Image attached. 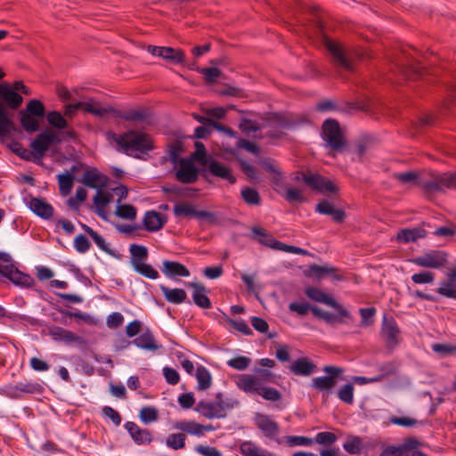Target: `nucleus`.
<instances>
[{
	"mask_svg": "<svg viewBox=\"0 0 456 456\" xmlns=\"http://www.w3.org/2000/svg\"><path fill=\"white\" fill-rule=\"evenodd\" d=\"M22 102L21 94L14 92L8 83H0V139L2 141L9 138L12 131L17 130L6 109L18 110Z\"/></svg>",
	"mask_w": 456,
	"mask_h": 456,
	"instance_id": "obj_1",
	"label": "nucleus"
},
{
	"mask_svg": "<svg viewBox=\"0 0 456 456\" xmlns=\"http://www.w3.org/2000/svg\"><path fill=\"white\" fill-rule=\"evenodd\" d=\"M107 139L117 143L126 154L133 152L147 153L153 149L151 138L141 132L130 130L123 134L108 132Z\"/></svg>",
	"mask_w": 456,
	"mask_h": 456,
	"instance_id": "obj_2",
	"label": "nucleus"
},
{
	"mask_svg": "<svg viewBox=\"0 0 456 456\" xmlns=\"http://www.w3.org/2000/svg\"><path fill=\"white\" fill-rule=\"evenodd\" d=\"M429 178H424L422 189L428 192H441L445 189H456V174L455 173H429Z\"/></svg>",
	"mask_w": 456,
	"mask_h": 456,
	"instance_id": "obj_3",
	"label": "nucleus"
},
{
	"mask_svg": "<svg viewBox=\"0 0 456 456\" xmlns=\"http://www.w3.org/2000/svg\"><path fill=\"white\" fill-rule=\"evenodd\" d=\"M322 130L327 147L330 148L333 151H341L346 146V142L342 134L338 122L334 119H327L323 122Z\"/></svg>",
	"mask_w": 456,
	"mask_h": 456,
	"instance_id": "obj_4",
	"label": "nucleus"
},
{
	"mask_svg": "<svg viewBox=\"0 0 456 456\" xmlns=\"http://www.w3.org/2000/svg\"><path fill=\"white\" fill-rule=\"evenodd\" d=\"M61 142V138L55 132L47 130L38 134L31 142L30 147L34 151V156L40 159L53 143H60Z\"/></svg>",
	"mask_w": 456,
	"mask_h": 456,
	"instance_id": "obj_5",
	"label": "nucleus"
},
{
	"mask_svg": "<svg viewBox=\"0 0 456 456\" xmlns=\"http://www.w3.org/2000/svg\"><path fill=\"white\" fill-rule=\"evenodd\" d=\"M325 46L332 56L333 62L346 69H352L351 53L341 43L326 40Z\"/></svg>",
	"mask_w": 456,
	"mask_h": 456,
	"instance_id": "obj_6",
	"label": "nucleus"
},
{
	"mask_svg": "<svg viewBox=\"0 0 456 456\" xmlns=\"http://www.w3.org/2000/svg\"><path fill=\"white\" fill-rule=\"evenodd\" d=\"M254 420L255 425L257 427V428L260 429L265 437L271 440H274L278 444L281 443V440H280L278 437L280 433V426L275 420L272 419L271 416L263 413H256Z\"/></svg>",
	"mask_w": 456,
	"mask_h": 456,
	"instance_id": "obj_7",
	"label": "nucleus"
},
{
	"mask_svg": "<svg viewBox=\"0 0 456 456\" xmlns=\"http://www.w3.org/2000/svg\"><path fill=\"white\" fill-rule=\"evenodd\" d=\"M303 181L311 189L322 193H337L338 191V186L330 180L326 179L319 174H314L311 171H307L306 174L303 175Z\"/></svg>",
	"mask_w": 456,
	"mask_h": 456,
	"instance_id": "obj_8",
	"label": "nucleus"
},
{
	"mask_svg": "<svg viewBox=\"0 0 456 456\" xmlns=\"http://www.w3.org/2000/svg\"><path fill=\"white\" fill-rule=\"evenodd\" d=\"M400 330L395 320L391 316L384 315L380 335L388 348H395L399 344Z\"/></svg>",
	"mask_w": 456,
	"mask_h": 456,
	"instance_id": "obj_9",
	"label": "nucleus"
},
{
	"mask_svg": "<svg viewBox=\"0 0 456 456\" xmlns=\"http://www.w3.org/2000/svg\"><path fill=\"white\" fill-rule=\"evenodd\" d=\"M339 307H333L338 314H333L330 312L324 311L317 306L311 308L312 313L317 318L323 320L326 323L333 325L335 323H344L346 320H352V314L342 305L338 303Z\"/></svg>",
	"mask_w": 456,
	"mask_h": 456,
	"instance_id": "obj_10",
	"label": "nucleus"
},
{
	"mask_svg": "<svg viewBox=\"0 0 456 456\" xmlns=\"http://www.w3.org/2000/svg\"><path fill=\"white\" fill-rule=\"evenodd\" d=\"M323 371L328 376L314 378L312 386L320 392H330L337 382V377L343 372V370L336 366H325Z\"/></svg>",
	"mask_w": 456,
	"mask_h": 456,
	"instance_id": "obj_11",
	"label": "nucleus"
},
{
	"mask_svg": "<svg viewBox=\"0 0 456 456\" xmlns=\"http://www.w3.org/2000/svg\"><path fill=\"white\" fill-rule=\"evenodd\" d=\"M411 262L426 268H440L446 263V254L444 251L434 250L411 259Z\"/></svg>",
	"mask_w": 456,
	"mask_h": 456,
	"instance_id": "obj_12",
	"label": "nucleus"
},
{
	"mask_svg": "<svg viewBox=\"0 0 456 456\" xmlns=\"http://www.w3.org/2000/svg\"><path fill=\"white\" fill-rule=\"evenodd\" d=\"M147 50L152 55L161 57L162 59L174 64L183 63L185 60V54L180 49L166 46L148 45Z\"/></svg>",
	"mask_w": 456,
	"mask_h": 456,
	"instance_id": "obj_13",
	"label": "nucleus"
},
{
	"mask_svg": "<svg viewBox=\"0 0 456 456\" xmlns=\"http://www.w3.org/2000/svg\"><path fill=\"white\" fill-rule=\"evenodd\" d=\"M0 274L8 278L14 284L23 287H29L33 282V279L19 271L12 262L9 265L0 264Z\"/></svg>",
	"mask_w": 456,
	"mask_h": 456,
	"instance_id": "obj_14",
	"label": "nucleus"
},
{
	"mask_svg": "<svg viewBox=\"0 0 456 456\" xmlns=\"http://www.w3.org/2000/svg\"><path fill=\"white\" fill-rule=\"evenodd\" d=\"M175 178L183 183H193L198 180L199 171L191 159H181Z\"/></svg>",
	"mask_w": 456,
	"mask_h": 456,
	"instance_id": "obj_15",
	"label": "nucleus"
},
{
	"mask_svg": "<svg viewBox=\"0 0 456 456\" xmlns=\"http://www.w3.org/2000/svg\"><path fill=\"white\" fill-rule=\"evenodd\" d=\"M195 411L208 419H222L226 416V413H224V409L218 403V399L216 402L200 401L198 403Z\"/></svg>",
	"mask_w": 456,
	"mask_h": 456,
	"instance_id": "obj_16",
	"label": "nucleus"
},
{
	"mask_svg": "<svg viewBox=\"0 0 456 456\" xmlns=\"http://www.w3.org/2000/svg\"><path fill=\"white\" fill-rule=\"evenodd\" d=\"M315 211L322 215L331 216L336 223L344 222L346 214L341 208H336L332 203L327 200H321L315 207Z\"/></svg>",
	"mask_w": 456,
	"mask_h": 456,
	"instance_id": "obj_17",
	"label": "nucleus"
},
{
	"mask_svg": "<svg viewBox=\"0 0 456 456\" xmlns=\"http://www.w3.org/2000/svg\"><path fill=\"white\" fill-rule=\"evenodd\" d=\"M125 428L130 434L133 440L138 444H150L152 441L151 432L148 429L141 428L134 422H126Z\"/></svg>",
	"mask_w": 456,
	"mask_h": 456,
	"instance_id": "obj_18",
	"label": "nucleus"
},
{
	"mask_svg": "<svg viewBox=\"0 0 456 456\" xmlns=\"http://www.w3.org/2000/svg\"><path fill=\"white\" fill-rule=\"evenodd\" d=\"M208 169L214 176L227 180L232 184L236 182V177L232 175L231 168L217 160H210Z\"/></svg>",
	"mask_w": 456,
	"mask_h": 456,
	"instance_id": "obj_19",
	"label": "nucleus"
},
{
	"mask_svg": "<svg viewBox=\"0 0 456 456\" xmlns=\"http://www.w3.org/2000/svg\"><path fill=\"white\" fill-rule=\"evenodd\" d=\"M80 182L89 188H103L107 186L108 177L96 169L86 170Z\"/></svg>",
	"mask_w": 456,
	"mask_h": 456,
	"instance_id": "obj_20",
	"label": "nucleus"
},
{
	"mask_svg": "<svg viewBox=\"0 0 456 456\" xmlns=\"http://www.w3.org/2000/svg\"><path fill=\"white\" fill-rule=\"evenodd\" d=\"M28 208L43 219H50L53 215L52 205L40 198H32L28 203Z\"/></svg>",
	"mask_w": 456,
	"mask_h": 456,
	"instance_id": "obj_21",
	"label": "nucleus"
},
{
	"mask_svg": "<svg viewBox=\"0 0 456 456\" xmlns=\"http://www.w3.org/2000/svg\"><path fill=\"white\" fill-rule=\"evenodd\" d=\"M112 195L110 192L99 191L94 197V213L101 218L106 220L108 213L105 208L111 202Z\"/></svg>",
	"mask_w": 456,
	"mask_h": 456,
	"instance_id": "obj_22",
	"label": "nucleus"
},
{
	"mask_svg": "<svg viewBox=\"0 0 456 456\" xmlns=\"http://www.w3.org/2000/svg\"><path fill=\"white\" fill-rule=\"evenodd\" d=\"M51 337L53 340L56 341H64L66 343H77V344H84L85 339L73 333L70 330H65L61 327H53L49 331Z\"/></svg>",
	"mask_w": 456,
	"mask_h": 456,
	"instance_id": "obj_23",
	"label": "nucleus"
},
{
	"mask_svg": "<svg viewBox=\"0 0 456 456\" xmlns=\"http://www.w3.org/2000/svg\"><path fill=\"white\" fill-rule=\"evenodd\" d=\"M293 125L292 120L285 114L270 113L265 118L264 127H273L277 129H287Z\"/></svg>",
	"mask_w": 456,
	"mask_h": 456,
	"instance_id": "obj_24",
	"label": "nucleus"
},
{
	"mask_svg": "<svg viewBox=\"0 0 456 456\" xmlns=\"http://www.w3.org/2000/svg\"><path fill=\"white\" fill-rule=\"evenodd\" d=\"M393 177L402 184L419 186L422 188V183H424L425 175L415 171H407L403 173H395L393 174Z\"/></svg>",
	"mask_w": 456,
	"mask_h": 456,
	"instance_id": "obj_25",
	"label": "nucleus"
},
{
	"mask_svg": "<svg viewBox=\"0 0 456 456\" xmlns=\"http://www.w3.org/2000/svg\"><path fill=\"white\" fill-rule=\"evenodd\" d=\"M133 344L137 347L152 352L157 351L162 347L161 345H159L156 342L152 333L149 330H145L140 336L134 338L133 340Z\"/></svg>",
	"mask_w": 456,
	"mask_h": 456,
	"instance_id": "obj_26",
	"label": "nucleus"
},
{
	"mask_svg": "<svg viewBox=\"0 0 456 456\" xmlns=\"http://www.w3.org/2000/svg\"><path fill=\"white\" fill-rule=\"evenodd\" d=\"M427 232L422 227H414L412 229H402L396 235V240L399 243L415 242L418 239L425 238Z\"/></svg>",
	"mask_w": 456,
	"mask_h": 456,
	"instance_id": "obj_27",
	"label": "nucleus"
},
{
	"mask_svg": "<svg viewBox=\"0 0 456 456\" xmlns=\"http://www.w3.org/2000/svg\"><path fill=\"white\" fill-rule=\"evenodd\" d=\"M316 368V365L305 357L296 360L289 367L292 373L299 376H309Z\"/></svg>",
	"mask_w": 456,
	"mask_h": 456,
	"instance_id": "obj_28",
	"label": "nucleus"
},
{
	"mask_svg": "<svg viewBox=\"0 0 456 456\" xmlns=\"http://www.w3.org/2000/svg\"><path fill=\"white\" fill-rule=\"evenodd\" d=\"M235 382L237 387L246 393L257 394L260 388L257 379L254 375H239Z\"/></svg>",
	"mask_w": 456,
	"mask_h": 456,
	"instance_id": "obj_29",
	"label": "nucleus"
},
{
	"mask_svg": "<svg viewBox=\"0 0 456 456\" xmlns=\"http://www.w3.org/2000/svg\"><path fill=\"white\" fill-rule=\"evenodd\" d=\"M166 223V219L159 213L151 210L144 215L143 224L147 231L156 232L160 230Z\"/></svg>",
	"mask_w": 456,
	"mask_h": 456,
	"instance_id": "obj_30",
	"label": "nucleus"
},
{
	"mask_svg": "<svg viewBox=\"0 0 456 456\" xmlns=\"http://www.w3.org/2000/svg\"><path fill=\"white\" fill-rule=\"evenodd\" d=\"M305 292V295L314 301L325 304L330 307H339L338 303L334 298L317 288H306Z\"/></svg>",
	"mask_w": 456,
	"mask_h": 456,
	"instance_id": "obj_31",
	"label": "nucleus"
},
{
	"mask_svg": "<svg viewBox=\"0 0 456 456\" xmlns=\"http://www.w3.org/2000/svg\"><path fill=\"white\" fill-rule=\"evenodd\" d=\"M189 286L194 289L192 293L193 302L201 308H210L211 302L205 294L206 288L204 287V285L196 282H191L189 283Z\"/></svg>",
	"mask_w": 456,
	"mask_h": 456,
	"instance_id": "obj_32",
	"label": "nucleus"
},
{
	"mask_svg": "<svg viewBox=\"0 0 456 456\" xmlns=\"http://www.w3.org/2000/svg\"><path fill=\"white\" fill-rule=\"evenodd\" d=\"M162 271L167 277H188L190 275V272L185 265L175 261H164Z\"/></svg>",
	"mask_w": 456,
	"mask_h": 456,
	"instance_id": "obj_33",
	"label": "nucleus"
},
{
	"mask_svg": "<svg viewBox=\"0 0 456 456\" xmlns=\"http://www.w3.org/2000/svg\"><path fill=\"white\" fill-rule=\"evenodd\" d=\"M252 232L260 238L258 241L261 244H264L271 248L281 250L282 248L283 242L275 240L270 233H268L265 229L257 226H254L251 229Z\"/></svg>",
	"mask_w": 456,
	"mask_h": 456,
	"instance_id": "obj_34",
	"label": "nucleus"
},
{
	"mask_svg": "<svg viewBox=\"0 0 456 456\" xmlns=\"http://www.w3.org/2000/svg\"><path fill=\"white\" fill-rule=\"evenodd\" d=\"M160 290L162 291L166 300L172 304H182L187 298V294L183 289H170L164 285H160Z\"/></svg>",
	"mask_w": 456,
	"mask_h": 456,
	"instance_id": "obj_35",
	"label": "nucleus"
},
{
	"mask_svg": "<svg viewBox=\"0 0 456 456\" xmlns=\"http://www.w3.org/2000/svg\"><path fill=\"white\" fill-rule=\"evenodd\" d=\"M240 452L244 456H277L274 453L268 452L260 447H258L256 444L247 441L243 442L240 444Z\"/></svg>",
	"mask_w": 456,
	"mask_h": 456,
	"instance_id": "obj_36",
	"label": "nucleus"
},
{
	"mask_svg": "<svg viewBox=\"0 0 456 456\" xmlns=\"http://www.w3.org/2000/svg\"><path fill=\"white\" fill-rule=\"evenodd\" d=\"M20 116L21 126L26 132L33 133L39 129V122L34 115H30L25 110H20Z\"/></svg>",
	"mask_w": 456,
	"mask_h": 456,
	"instance_id": "obj_37",
	"label": "nucleus"
},
{
	"mask_svg": "<svg viewBox=\"0 0 456 456\" xmlns=\"http://www.w3.org/2000/svg\"><path fill=\"white\" fill-rule=\"evenodd\" d=\"M196 379L199 390H207L212 385V377L210 372L204 366L200 365L196 370Z\"/></svg>",
	"mask_w": 456,
	"mask_h": 456,
	"instance_id": "obj_38",
	"label": "nucleus"
},
{
	"mask_svg": "<svg viewBox=\"0 0 456 456\" xmlns=\"http://www.w3.org/2000/svg\"><path fill=\"white\" fill-rule=\"evenodd\" d=\"M129 251L132 266L135 265V263L144 262L148 256V249L142 245L132 244L130 245Z\"/></svg>",
	"mask_w": 456,
	"mask_h": 456,
	"instance_id": "obj_39",
	"label": "nucleus"
},
{
	"mask_svg": "<svg viewBox=\"0 0 456 456\" xmlns=\"http://www.w3.org/2000/svg\"><path fill=\"white\" fill-rule=\"evenodd\" d=\"M175 428L176 429H179V430L185 432L187 434H190V435L198 436H202L201 424L197 423L192 420L191 421H187V420L180 421L175 424Z\"/></svg>",
	"mask_w": 456,
	"mask_h": 456,
	"instance_id": "obj_40",
	"label": "nucleus"
},
{
	"mask_svg": "<svg viewBox=\"0 0 456 456\" xmlns=\"http://www.w3.org/2000/svg\"><path fill=\"white\" fill-rule=\"evenodd\" d=\"M60 193L62 196H67L73 186L74 176L72 174H60L57 176Z\"/></svg>",
	"mask_w": 456,
	"mask_h": 456,
	"instance_id": "obj_41",
	"label": "nucleus"
},
{
	"mask_svg": "<svg viewBox=\"0 0 456 456\" xmlns=\"http://www.w3.org/2000/svg\"><path fill=\"white\" fill-rule=\"evenodd\" d=\"M82 104L81 110L93 115L102 117L109 112V110L101 106L98 102H79Z\"/></svg>",
	"mask_w": 456,
	"mask_h": 456,
	"instance_id": "obj_42",
	"label": "nucleus"
},
{
	"mask_svg": "<svg viewBox=\"0 0 456 456\" xmlns=\"http://www.w3.org/2000/svg\"><path fill=\"white\" fill-rule=\"evenodd\" d=\"M283 198L289 203H302L305 201L303 191L299 188L287 187L282 194Z\"/></svg>",
	"mask_w": 456,
	"mask_h": 456,
	"instance_id": "obj_43",
	"label": "nucleus"
},
{
	"mask_svg": "<svg viewBox=\"0 0 456 456\" xmlns=\"http://www.w3.org/2000/svg\"><path fill=\"white\" fill-rule=\"evenodd\" d=\"M185 439L183 433L170 434L166 439V444L173 450H181L185 446Z\"/></svg>",
	"mask_w": 456,
	"mask_h": 456,
	"instance_id": "obj_44",
	"label": "nucleus"
},
{
	"mask_svg": "<svg viewBox=\"0 0 456 456\" xmlns=\"http://www.w3.org/2000/svg\"><path fill=\"white\" fill-rule=\"evenodd\" d=\"M135 272L139 274L151 279L155 280L159 277V273L155 270L151 265H148L144 262L135 263V265L133 266Z\"/></svg>",
	"mask_w": 456,
	"mask_h": 456,
	"instance_id": "obj_45",
	"label": "nucleus"
},
{
	"mask_svg": "<svg viewBox=\"0 0 456 456\" xmlns=\"http://www.w3.org/2000/svg\"><path fill=\"white\" fill-rule=\"evenodd\" d=\"M362 446V438L354 436H349L343 445L345 451L350 454L360 453Z\"/></svg>",
	"mask_w": 456,
	"mask_h": 456,
	"instance_id": "obj_46",
	"label": "nucleus"
},
{
	"mask_svg": "<svg viewBox=\"0 0 456 456\" xmlns=\"http://www.w3.org/2000/svg\"><path fill=\"white\" fill-rule=\"evenodd\" d=\"M136 208L128 204H118L115 214L122 219L134 220L136 217Z\"/></svg>",
	"mask_w": 456,
	"mask_h": 456,
	"instance_id": "obj_47",
	"label": "nucleus"
},
{
	"mask_svg": "<svg viewBox=\"0 0 456 456\" xmlns=\"http://www.w3.org/2000/svg\"><path fill=\"white\" fill-rule=\"evenodd\" d=\"M241 197L248 205L258 206L261 203V198L258 191L255 189L245 187L241 190Z\"/></svg>",
	"mask_w": 456,
	"mask_h": 456,
	"instance_id": "obj_48",
	"label": "nucleus"
},
{
	"mask_svg": "<svg viewBox=\"0 0 456 456\" xmlns=\"http://www.w3.org/2000/svg\"><path fill=\"white\" fill-rule=\"evenodd\" d=\"M174 214L176 216H195V208L189 202H180L175 205Z\"/></svg>",
	"mask_w": 456,
	"mask_h": 456,
	"instance_id": "obj_49",
	"label": "nucleus"
},
{
	"mask_svg": "<svg viewBox=\"0 0 456 456\" xmlns=\"http://www.w3.org/2000/svg\"><path fill=\"white\" fill-rule=\"evenodd\" d=\"M14 390L16 392H22L27 394H41L44 388L38 383L20 382L14 387Z\"/></svg>",
	"mask_w": 456,
	"mask_h": 456,
	"instance_id": "obj_50",
	"label": "nucleus"
},
{
	"mask_svg": "<svg viewBox=\"0 0 456 456\" xmlns=\"http://www.w3.org/2000/svg\"><path fill=\"white\" fill-rule=\"evenodd\" d=\"M24 110L37 118H43L45 111L44 104L38 100L29 101Z\"/></svg>",
	"mask_w": 456,
	"mask_h": 456,
	"instance_id": "obj_51",
	"label": "nucleus"
},
{
	"mask_svg": "<svg viewBox=\"0 0 456 456\" xmlns=\"http://www.w3.org/2000/svg\"><path fill=\"white\" fill-rule=\"evenodd\" d=\"M437 292L448 298H456V283L446 280L441 282V286L438 288Z\"/></svg>",
	"mask_w": 456,
	"mask_h": 456,
	"instance_id": "obj_52",
	"label": "nucleus"
},
{
	"mask_svg": "<svg viewBox=\"0 0 456 456\" xmlns=\"http://www.w3.org/2000/svg\"><path fill=\"white\" fill-rule=\"evenodd\" d=\"M47 120L53 127L63 129L67 127L68 123L59 111H51L47 114Z\"/></svg>",
	"mask_w": 456,
	"mask_h": 456,
	"instance_id": "obj_53",
	"label": "nucleus"
},
{
	"mask_svg": "<svg viewBox=\"0 0 456 456\" xmlns=\"http://www.w3.org/2000/svg\"><path fill=\"white\" fill-rule=\"evenodd\" d=\"M257 395L271 402H276L281 398V394L273 387H260Z\"/></svg>",
	"mask_w": 456,
	"mask_h": 456,
	"instance_id": "obj_54",
	"label": "nucleus"
},
{
	"mask_svg": "<svg viewBox=\"0 0 456 456\" xmlns=\"http://www.w3.org/2000/svg\"><path fill=\"white\" fill-rule=\"evenodd\" d=\"M338 398L348 404L354 402V386L350 383L344 385L338 392Z\"/></svg>",
	"mask_w": 456,
	"mask_h": 456,
	"instance_id": "obj_55",
	"label": "nucleus"
},
{
	"mask_svg": "<svg viewBox=\"0 0 456 456\" xmlns=\"http://www.w3.org/2000/svg\"><path fill=\"white\" fill-rule=\"evenodd\" d=\"M183 148L182 143L178 141L174 142L168 146V157L170 161L174 164H179L180 161V155L182 153Z\"/></svg>",
	"mask_w": 456,
	"mask_h": 456,
	"instance_id": "obj_56",
	"label": "nucleus"
},
{
	"mask_svg": "<svg viewBox=\"0 0 456 456\" xmlns=\"http://www.w3.org/2000/svg\"><path fill=\"white\" fill-rule=\"evenodd\" d=\"M140 419L142 422L148 424L158 419V411L154 407L147 406L140 411Z\"/></svg>",
	"mask_w": 456,
	"mask_h": 456,
	"instance_id": "obj_57",
	"label": "nucleus"
},
{
	"mask_svg": "<svg viewBox=\"0 0 456 456\" xmlns=\"http://www.w3.org/2000/svg\"><path fill=\"white\" fill-rule=\"evenodd\" d=\"M249 363L250 359L246 356H237L227 362L229 366L238 370H246L249 366Z\"/></svg>",
	"mask_w": 456,
	"mask_h": 456,
	"instance_id": "obj_58",
	"label": "nucleus"
},
{
	"mask_svg": "<svg viewBox=\"0 0 456 456\" xmlns=\"http://www.w3.org/2000/svg\"><path fill=\"white\" fill-rule=\"evenodd\" d=\"M359 312L362 317V326L369 327L373 324V317L376 313V309L374 307L361 308Z\"/></svg>",
	"mask_w": 456,
	"mask_h": 456,
	"instance_id": "obj_59",
	"label": "nucleus"
},
{
	"mask_svg": "<svg viewBox=\"0 0 456 456\" xmlns=\"http://www.w3.org/2000/svg\"><path fill=\"white\" fill-rule=\"evenodd\" d=\"M432 349L442 356L453 354L456 353V346L451 344H433Z\"/></svg>",
	"mask_w": 456,
	"mask_h": 456,
	"instance_id": "obj_60",
	"label": "nucleus"
},
{
	"mask_svg": "<svg viewBox=\"0 0 456 456\" xmlns=\"http://www.w3.org/2000/svg\"><path fill=\"white\" fill-rule=\"evenodd\" d=\"M314 441L323 445H330L337 441V436L331 432H320L316 435Z\"/></svg>",
	"mask_w": 456,
	"mask_h": 456,
	"instance_id": "obj_61",
	"label": "nucleus"
},
{
	"mask_svg": "<svg viewBox=\"0 0 456 456\" xmlns=\"http://www.w3.org/2000/svg\"><path fill=\"white\" fill-rule=\"evenodd\" d=\"M411 280L416 284L432 283L435 280V275L431 272H421L414 273L411 276Z\"/></svg>",
	"mask_w": 456,
	"mask_h": 456,
	"instance_id": "obj_62",
	"label": "nucleus"
},
{
	"mask_svg": "<svg viewBox=\"0 0 456 456\" xmlns=\"http://www.w3.org/2000/svg\"><path fill=\"white\" fill-rule=\"evenodd\" d=\"M239 126L240 129L246 134L256 132L264 127L263 125L260 126L256 122L252 121L248 118H242Z\"/></svg>",
	"mask_w": 456,
	"mask_h": 456,
	"instance_id": "obj_63",
	"label": "nucleus"
},
{
	"mask_svg": "<svg viewBox=\"0 0 456 456\" xmlns=\"http://www.w3.org/2000/svg\"><path fill=\"white\" fill-rule=\"evenodd\" d=\"M208 83H214L220 77L221 71L217 68H202L200 70Z\"/></svg>",
	"mask_w": 456,
	"mask_h": 456,
	"instance_id": "obj_64",
	"label": "nucleus"
}]
</instances>
